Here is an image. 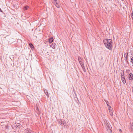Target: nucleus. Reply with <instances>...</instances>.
I'll return each instance as SVG.
<instances>
[{
  "instance_id": "f257e3e1",
  "label": "nucleus",
  "mask_w": 133,
  "mask_h": 133,
  "mask_svg": "<svg viewBox=\"0 0 133 133\" xmlns=\"http://www.w3.org/2000/svg\"><path fill=\"white\" fill-rule=\"evenodd\" d=\"M104 43L106 47L110 50L112 48V41L111 39H105L103 40Z\"/></svg>"
},
{
  "instance_id": "f03ea898",
  "label": "nucleus",
  "mask_w": 133,
  "mask_h": 133,
  "mask_svg": "<svg viewBox=\"0 0 133 133\" xmlns=\"http://www.w3.org/2000/svg\"><path fill=\"white\" fill-rule=\"evenodd\" d=\"M129 79L130 80H133V75L132 73H130L129 75Z\"/></svg>"
},
{
  "instance_id": "7ed1b4c3",
  "label": "nucleus",
  "mask_w": 133,
  "mask_h": 133,
  "mask_svg": "<svg viewBox=\"0 0 133 133\" xmlns=\"http://www.w3.org/2000/svg\"><path fill=\"white\" fill-rule=\"evenodd\" d=\"M62 124H61V126L64 125V126L65 127L66 125V122L64 120H62Z\"/></svg>"
},
{
  "instance_id": "20e7f679",
  "label": "nucleus",
  "mask_w": 133,
  "mask_h": 133,
  "mask_svg": "<svg viewBox=\"0 0 133 133\" xmlns=\"http://www.w3.org/2000/svg\"><path fill=\"white\" fill-rule=\"evenodd\" d=\"M129 127V129L133 130V122L130 123V125Z\"/></svg>"
},
{
  "instance_id": "39448f33",
  "label": "nucleus",
  "mask_w": 133,
  "mask_h": 133,
  "mask_svg": "<svg viewBox=\"0 0 133 133\" xmlns=\"http://www.w3.org/2000/svg\"><path fill=\"white\" fill-rule=\"evenodd\" d=\"M57 46V45L55 43H53L50 46L51 47L54 49H55Z\"/></svg>"
},
{
  "instance_id": "423d86ee",
  "label": "nucleus",
  "mask_w": 133,
  "mask_h": 133,
  "mask_svg": "<svg viewBox=\"0 0 133 133\" xmlns=\"http://www.w3.org/2000/svg\"><path fill=\"white\" fill-rule=\"evenodd\" d=\"M48 40L49 43H52L54 41V40L53 37H51L49 38Z\"/></svg>"
},
{
  "instance_id": "0eeeda50",
  "label": "nucleus",
  "mask_w": 133,
  "mask_h": 133,
  "mask_svg": "<svg viewBox=\"0 0 133 133\" xmlns=\"http://www.w3.org/2000/svg\"><path fill=\"white\" fill-rule=\"evenodd\" d=\"M121 80L122 81V82L123 84H125L126 82V80L125 78V77H123V78H121Z\"/></svg>"
},
{
  "instance_id": "6e6552de",
  "label": "nucleus",
  "mask_w": 133,
  "mask_h": 133,
  "mask_svg": "<svg viewBox=\"0 0 133 133\" xmlns=\"http://www.w3.org/2000/svg\"><path fill=\"white\" fill-rule=\"evenodd\" d=\"M29 46L32 50H33L34 49V46L31 43L29 44Z\"/></svg>"
},
{
  "instance_id": "1a4fd4ad",
  "label": "nucleus",
  "mask_w": 133,
  "mask_h": 133,
  "mask_svg": "<svg viewBox=\"0 0 133 133\" xmlns=\"http://www.w3.org/2000/svg\"><path fill=\"white\" fill-rule=\"evenodd\" d=\"M109 112L110 113V115L111 116H112L113 115V112L112 110L111 109H110V108L109 109Z\"/></svg>"
},
{
  "instance_id": "9d476101",
  "label": "nucleus",
  "mask_w": 133,
  "mask_h": 133,
  "mask_svg": "<svg viewBox=\"0 0 133 133\" xmlns=\"http://www.w3.org/2000/svg\"><path fill=\"white\" fill-rule=\"evenodd\" d=\"M44 91L46 95L48 97H49V96L48 95V93L46 89H44Z\"/></svg>"
},
{
  "instance_id": "9b49d317",
  "label": "nucleus",
  "mask_w": 133,
  "mask_h": 133,
  "mask_svg": "<svg viewBox=\"0 0 133 133\" xmlns=\"http://www.w3.org/2000/svg\"><path fill=\"white\" fill-rule=\"evenodd\" d=\"M128 52H127L124 55V57H125V59L127 60L128 59Z\"/></svg>"
},
{
  "instance_id": "f8f14e48",
  "label": "nucleus",
  "mask_w": 133,
  "mask_h": 133,
  "mask_svg": "<svg viewBox=\"0 0 133 133\" xmlns=\"http://www.w3.org/2000/svg\"><path fill=\"white\" fill-rule=\"evenodd\" d=\"M54 3H55V5L56 7H57L58 8H59V6L57 2H56L55 1L54 2Z\"/></svg>"
},
{
  "instance_id": "ddd939ff",
  "label": "nucleus",
  "mask_w": 133,
  "mask_h": 133,
  "mask_svg": "<svg viewBox=\"0 0 133 133\" xmlns=\"http://www.w3.org/2000/svg\"><path fill=\"white\" fill-rule=\"evenodd\" d=\"M62 119H60V121H58V124L59 125H61V124H62Z\"/></svg>"
},
{
  "instance_id": "4468645a",
  "label": "nucleus",
  "mask_w": 133,
  "mask_h": 133,
  "mask_svg": "<svg viewBox=\"0 0 133 133\" xmlns=\"http://www.w3.org/2000/svg\"><path fill=\"white\" fill-rule=\"evenodd\" d=\"M82 68L83 70V71L85 72H86V70H85V68L84 65H82Z\"/></svg>"
},
{
  "instance_id": "2eb2a0df",
  "label": "nucleus",
  "mask_w": 133,
  "mask_h": 133,
  "mask_svg": "<svg viewBox=\"0 0 133 133\" xmlns=\"http://www.w3.org/2000/svg\"><path fill=\"white\" fill-rule=\"evenodd\" d=\"M25 130L26 131V132L27 133H30V132L31 130L30 129H25Z\"/></svg>"
},
{
  "instance_id": "dca6fc26",
  "label": "nucleus",
  "mask_w": 133,
  "mask_h": 133,
  "mask_svg": "<svg viewBox=\"0 0 133 133\" xmlns=\"http://www.w3.org/2000/svg\"><path fill=\"white\" fill-rule=\"evenodd\" d=\"M107 129H108L110 131H111V132H112V131L111 129V126H110V127L109 126V125L107 126Z\"/></svg>"
},
{
  "instance_id": "f3484780",
  "label": "nucleus",
  "mask_w": 133,
  "mask_h": 133,
  "mask_svg": "<svg viewBox=\"0 0 133 133\" xmlns=\"http://www.w3.org/2000/svg\"><path fill=\"white\" fill-rule=\"evenodd\" d=\"M29 8V6H26L24 7V9L25 10H26L28 9Z\"/></svg>"
},
{
  "instance_id": "a211bd4d",
  "label": "nucleus",
  "mask_w": 133,
  "mask_h": 133,
  "mask_svg": "<svg viewBox=\"0 0 133 133\" xmlns=\"http://www.w3.org/2000/svg\"><path fill=\"white\" fill-rule=\"evenodd\" d=\"M79 63L81 66H82V65H84L83 63L82 62V61H79Z\"/></svg>"
},
{
  "instance_id": "6ab92c4d",
  "label": "nucleus",
  "mask_w": 133,
  "mask_h": 133,
  "mask_svg": "<svg viewBox=\"0 0 133 133\" xmlns=\"http://www.w3.org/2000/svg\"><path fill=\"white\" fill-rule=\"evenodd\" d=\"M78 60L79 62V61H82V59L80 57H78Z\"/></svg>"
},
{
  "instance_id": "aec40b11",
  "label": "nucleus",
  "mask_w": 133,
  "mask_h": 133,
  "mask_svg": "<svg viewBox=\"0 0 133 133\" xmlns=\"http://www.w3.org/2000/svg\"><path fill=\"white\" fill-rule=\"evenodd\" d=\"M121 74L122 75H123V74L124 75V71L123 70H121Z\"/></svg>"
},
{
  "instance_id": "412c9836",
  "label": "nucleus",
  "mask_w": 133,
  "mask_h": 133,
  "mask_svg": "<svg viewBox=\"0 0 133 133\" xmlns=\"http://www.w3.org/2000/svg\"><path fill=\"white\" fill-rule=\"evenodd\" d=\"M105 124L107 126L109 125V123L107 121L105 122Z\"/></svg>"
},
{
  "instance_id": "4be33fe9",
  "label": "nucleus",
  "mask_w": 133,
  "mask_h": 133,
  "mask_svg": "<svg viewBox=\"0 0 133 133\" xmlns=\"http://www.w3.org/2000/svg\"><path fill=\"white\" fill-rule=\"evenodd\" d=\"M18 125H16V127L19 128L20 127H21L20 124H18Z\"/></svg>"
},
{
  "instance_id": "5701e85b",
  "label": "nucleus",
  "mask_w": 133,
  "mask_h": 133,
  "mask_svg": "<svg viewBox=\"0 0 133 133\" xmlns=\"http://www.w3.org/2000/svg\"><path fill=\"white\" fill-rule=\"evenodd\" d=\"M131 62L133 64V57H132L131 59Z\"/></svg>"
},
{
  "instance_id": "b1692460",
  "label": "nucleus",
  "mask_w": 133,
  "mask_h": 133,
  "mask_svg": "<svg viewBox=\"0 0 133 133\" xmlns=\"http://www.w3.org/2000/svg\"><path fill=\"white\" fill-rule=\"evenodd\" d=\"M121 78H123V77H125L124 76V75L123 74L122 75L121 74Z\"/></svg>"
},
{
  "instance_id": "393cba45",
  "label": "nucleus",
  "mask_w": 133,
  "mask_h": 133,
  "mask_svg": "<svg viewBox=\"0 0 133 133\" xmlns=\"http://www.w3.org/2000/svg\"><path fill=\"white\" fill-rule=\"evenodd\" d=\"M126 71H127V72L128 73H129V72L130 71V70H126Z\"/></svg>"
},
{
  "instance_id": "a878e982",
  "label": "nucleus",
  "mask_w": 133,
  "mask_h": 133,
  "mask_svg": "<svg viewBox=\"0 0 133 133\" xmlns=\"http://www.w3.org/2000/svg\"><path fill=\"white\" fill-rule=\"evenodd\" d=\"M101 60L102 61V62H103V57H101Z\"/></svg>"
},
{
  "instance_id": "bb28decb",
  "label": "nucleus",
  "mask_w": 133,
  "mask_h": 133,
  "mask_svg": "<svg viewBox=\"0 0 133 133\" xmlns=\"http://www.w3.org/2000/svg\"><path fill=\"white\" fill-rule=\"evenodd\" d=\"M30 133H34V132L32 131L31 130V131L30 132Z\"/></svg>"
},
{
  "instance_id": "cd10ccee",
  "label": "nucleus",
  "mask_w": 133,
  "mask_h": 133,
  "mask_svg": "<svg viewBox=\"0 0 133 133\" xmlns=\"http://www.w3.org/2000/svg\"><path fill=\"white\" fill-rule=\"evenodd\" d=\"M0 12H3L2 10L0 8Z\"/></svg>"
},
{
  "instance_id": "c85d7f7f",
  "label": "nucleus",
  "mask_w": 133,
  "mask_h": 133,
  "mask_svg": "<svg viewBox=\"0 0 133 133\" xmlns=\"http://www.w3.org/2000/svg\"><path fill=\"white\" fill-rule=\"evenodd\" d=\"M119 130L120 131V132H122V130H121V129H119Z\"/></svg>"
},
{
  "instance_id": "c756f323",
  "label": "nucleus",
  "mask_w": 133,
  "mask_h": 133,
  "mask_svg": "<svg viewBox=\"0 0 133 133\" xmlns=\"http://www.w3.org/2000/svg\"><path fill=\"white\" fill-rule=\"evenodd\" d=\"M107 104L108 105L109 107V108H110L111 109V107L110 105H108V104Z\"/></svg>"
},
{
  "instance_id": "7c9ffc66",
  "label": "nucleus",
  "mask_w": 133,
  "mask_h": 133,
  "mask_svg": "<svg viewBox=\"0 0 133 133\" xmlns=\"http://www.w3.org/2000/svg\"><path fill=\"white\" fill-rule=\"evenodd\" d=\"M37 109L38 111H39V110L38 108H37Z\"/></svg>"
},
{
  "instance_id": "2f4dec72",
  "label": "nucleus",
  "mask_w": 133,
  "mask_h": 133,
  "mask_svg": "<svg viewBox=\"0 0 133 133\" xmlns=\"http://www.w3.org/2000/svg\"><path fill=\"white\" fill-rule=\"evenodd\" d=\"M132 88L133 89V86L132 87Z\"/></svg>"
},
{
  "instance_id": "473e14b6",
  "label": "nucleus",
  "mask_w": 133,
  "mask_h": 133,
  "mask_svg": "<svg viewBox=\"0 0 133 133\" xmlns=\"http://www.w3.org/2000/svg\"><path fill=\"white\" fill-rule=\"evenodd\" d=\"M54 0L55 1V2L57 1V0Z\"/></svg>"
},
{
  "instance_id": "72a5a7b5",
  "label": "nucleus",
  "mask_w": 133,
  "mask_h": 133,
  "mask_svg": "<svg viewBox=\"0 0 133 133\" xmlns=\"http://www.w3.org/2000/svg\"><path fill=\"white\" fill-rule=\"evenodd\" d=\"M107 102H107H106V103H107H107H108V102Z\"/></svg>"
},
{
  "instance_id": "f704fd0d",
  "label": "nucleus",
  "mask_w": 133,
  "mask_h": 133,
  "mask_svg": "<svg viewBox=\"0 0 133 133\" xmlns=\"http://www.w3.org/2000/svg\"><path fill=\"white\" fill-rule=\"evenodd\" d=\"M107 102H107H106V103H107H107H108V102Z\"/></svg>"
}]
</instances>
